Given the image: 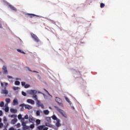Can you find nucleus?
I'll use <instances>...</instances> for the list:
<instances>
[{"label":"nucleus","instance_id":"de8ad7c7","mask_svg":"<svg viewBox=\"0 0 130 130\" xmlns=\"http://www.w3.org/2000/svg\"><path fill=\"white\" fill-rule=\"evenodd\" d=\"M9 130H15V129H14V128L12 127H10Z\"/></svg>","mask_w":130,"mask_h":130},{"label":"nucleus","instance_id":"7c9ffc66","mask_svg":"<svg viewBox=\"0 0 130 130\" xmlns=\"http://www.w3.org/2000/svg\"><path fill=\"white\" fill-rule=\"evenodd\" d=\"M65 99L66 101L68 102V103H71V101H70V100L69 99V98H67V96L65 97Z\"/></svg>","mask_w":130,"mask_h":130},{"label":"nucleus","instance_id":"4c0bfd02","mask_svg":"<svg viewBox=\"0 0 130 130\" xmlns=\"http://www.w3.org/2000/svg\"><path fill=\"white\" fill-rule=\"evenodd\" d=\"M22 126H25L26 125V123L24 122V121L22 122Z\"/></svg>","mask_w":130,"mask_h":130},{"label":"nucleus","instance_id":"5701e85b","mask_svg":"<svg viewBox=\"0 0 130 130\" xmlns=\"http://www.w3.org/2000/svg\"><path fill=\"white\" fill-rule=\"evenodd\" d=\"M29 128V126H27L25 125V126H23V130H26V129H28Z\"/></svg>","mask_w":130,"mask_h":130},{"label":"nucleus","instance_id":"7ed1b4c3","mask_svg":"<svg viewBox=\"0 0 130 130\" xmlns=\"http://www.w3.org/2000/svg\"><path fill=\"white\" fill-rule=\"evenodd\" d=\"M30 35L32 37V39H34L35 41H36V42H39V41H40V40H39V38H38L37 37V36H36V35L33 34V32H31L30 34Z\"/></svg>","mask_w":130,"mask_h":130},{"label":"nucleus","instance_id":"49530a36","mask_svg":"<svg viewBox=\"0 0 130 130\" xmlns=\"http://www.w3.org/2000/svg\"><path fill=\"white\" fill-rule=\"evenodd\" d=\"M7 77L8 78V79H13V77L11 76H8Z\"/></svg>","mask_w":130,"mask_h":130},{"label":"nucleus","instance_id":"ea45409f","mask_svg":"<svg viewBox=\"0 0 130 130\" xmlns=\"http://www.w3.org/2000/svg\"><path fill=\"white\" fill-rule=\"evenodd\" d=\"M21 85H22V86H25V85H26V82H21Z\"/></svg>","mask_w":130,"mask_h":130},{"label":"nucleus","instance_id":"e433bc0d","mask_svg":"<svg viewBox=\"0 0 130 130\" xmlns=\"http://www.w3.org/2000/svg\"><path fill=\"white\" fill-rule=\"evenodd\" d=\"M17 51H18V52H20V53H24V54H25V52L22 51H21V50H20V49H17Z\"/></svg>","mask_w":130,"mask_h":130},{"label":"nucleus","instance_id":"2f4dec72","mask_svg":"<svg viewBox=\"0 0 130 130\" xmlns=\"http://www.w3.org/2000/svg\"><path fill=\"white\" fill-rule=\"evenodd\" d=\"M36 114H37V116H39L40 115V111H37Z\"/></svg>","mask_w":130,"mask_h":130},{"label":"nucleus","instance_id":"ddd939ff","mask_svg":"<svg viewBox=\"0 0 130 130\" xmlns=\"http://www.w3.org/2000/svg\"><path fill=\"white\" fill-rule=\"evenodd\" d=\"M17 104H18V100L17 99L13 100V105H17Z\"/></svg>","mask_w":130,"mask_h":130},{"label":"nucleus","instance_id":"f704fd0d","mask_svg":"<svg viewBox=\"0 0 130 130\" xmlns=\"http://www.w3.org/2000/svg\"><path fill=\"white\" fill-rule=\"evenodd\" d=\"M18 119H22V115L21 114L18 115Z\"/></svg>","mask_w":130,"mask_h":130},{"label":"nucleus","instance_id":"a211bd4d","mask_svg":"<svg viewBox=\"0 0 130 130\" xmlns=\"http://www.w3.org/2000/svg\"><path fill=\"white\" fill-rule=\"evenodd\" d=\"M44 113L46 115H48V114H49V111H48V110H45L44 111Z\"/></svg>","mask_w":130,"mask_h":130},{"label":"nucleus","instance_id":"473e14b6","mask_svg":"<svg viewBox=\"0 0 130 130\" xmlns=\"http://www.w3.org/2000/svg\"><path fill=\"white\" fill-rule=\"evenodd\" d=\"M29 87H30V85H29V84H25V85H24V88H29Z\"/></svg>","mask_w":130,"mask_h":130},{"label":"nucleus","instance_id":"a18cd8bd","mask_svg":"<svg viewBox=\"0 0 130 130\" xmlns=\"http://www.w3.org/2000/svg\"><path fill=\"white\" fill-rule=\"evenodd\" d=\"M3 115V111L0 110V116H2Z\"/></svg>","mask_w":130,"mask_h":130},{"label":"nucleus","instance_id":"4468645a","mask_svg":"<svg viewBox=\"0 0 130 130\" xmlns=\"http://www.w3.org/2000/svg\"><path fill=\"white\" fill-rule=\"evenodd\" d=\"M8 93H9V91H8V90H6V89H3L2 91V94H8Z\"/></svg>","mask_w":130,"mask_h":130},{"label":"nucleus","instance_id":"20e7f679","mask_svg":"<svg viewBox=\"0 0 130 130\" xmlns=\"http://www.w3.org/2000/svg\"><path fill=\"white\" fill-rule=\"evenodd\" d=\"M20 107H25V109H32V106L29 105H25L24 104H22L20 105Z\"/></svg>","mask_w":130,"mask_h":130},{"label":"nucleus","instance_id":"c756f323","mask_svg":"<svg viewBox=\"0 0 130 130\" xmlns=\"http://www.w3.org/2000/svg\"><path fill=\"white\" fill-rule=\"evenodd\" d=\"M5 112H9V107H6L5 109Z\"/></svg>","mask_w":130,"mask_h":130},{"label":"nucleus","instance_id":"6e6d98bb","mask_svg":"<svg viewBox=\"0 0 130 130\" xmlns=\"http://www.w3.org/2000/svg\"><path fill=\"white\" fill-rule=\"evenodd\" d=\"M0 122H2V118H0Z\"/></svg>","mask_w":130,"mask_h":130},{"label":"nucleus","instance_id":"b1692460","mask_svg":"<svg viewBox=\"0 0 130 130\" xmlns=\"http://www.w3.org/2000/svg\"><path fill=\"white\" fill-rule=\"evenodd\" d=\"M4 105H5V103L4 102H1L0 107H4Z\"/></svg>","mask_w":130,"mask_h":130},{"label":"nucleus","instance_id":"5fc2aeb1","mask_svg":"<svg viewBox=\"0 0 130 130\" xmlns=\"http://www.w3.org/2000/svg\"><path fill=\"white\" fill-rule=\"evenodd\" d=\"M0 28H2V23H1V21H0Z\"/></svg>","mask_w":130,"mask_h":130},{"label":"nucleus","instance_id":"393cba45","mask_svg":"<svg viewBox=\"0 0 130 130\" xmlns=\"http://www.w3.org/2000/svg\"><path fill=\"white\" fill-rule=\"evenodd\" d=\"M36 122L37 124H40L41 121L39 119H37V120H36Z\"/></svg>","mask_w":130,"mask_h":130},{"label":"nucleus","instance_id":"09e8293b","mask_svg":"<svg viewBox=\"0 0 130 130\" xmlns=\"http://www.w3.org/2000/svg\"><path fill=\"white\" fill-rule=\"evenodd\" d=\"M1 85L2 87H4V83L1 82Z\"/></svg>","mask_w":130,"mask_h":130},{"label":"nucleus","instance_id":"72a5a7b5","mask_svg":"<svg viewBox=\"0 0 130 130\" xmlns=\"http://www.w3.org/2000/svg\"><path fill=\"white\" fill-rule=\"evenodd\" d=\"M22 95H23V96H27V93L24 91H22Z\"/></svg>","mask_w":130,"mask_h":130},{"label":"nucleus","instance_id":"a19ab883","mask_svg":"<svg viewBox=\"0 0 130 130\" xmlns=\"http://www.w3.org/2000/svg\"><path fill=\"white\" fill-rule=\"evenodd\" d=\"M4 126V124L3 123H0V128H2Z\"/></svg>","mask_w":130,"mask_h":130},{"label":"nucleus","instance_id":"f8f14e48","mask_svg":"<svg viewBox=\"0 0 130 130\" xmlns=\"http://www.w3.org/2000/svg\"><path fill=\"white\" fill-rule=\"evenodd\" d=\"M9 8L11 9L13 11H15V12H17V8L14 7L13 5H9Z\"/></svg>","mask_w":130,"mask_h":130},{"label":"nucleus","instance_id":"a878e982","mask_svg":"<svg viewBox=\"0 0 130 130\" xmlns=\"http://www.w3.org/2000/svg\"><path fill=\"white\" fill-rule=\"evenodd\" d=\"M13 90H14V91H16V90H19V89H20V88L18 87H15V86H14L13 87Z\"/></svg>","mask_w":130,"mask_h":130},{"label":"nucleus","instance_id":"3c124183","mask_svg":"<svg viewBox=\"0 0 130 130\" xmlns=\"http://www.w3.org/2000/svg\"><path fill=\"white\" fill-rule=\"evenodd\" d=\"M33 72H34V73H37L38 74V73H39V72H37V71H34Z\"/></svg>","mask_w":130,"mask_h":130},{"label":"nucleus","instance_id":"6ab92c4d","mask_svg":"<svg viewBox=\"0 0 130 130\" xmlns=\"http://www.w3.org/2000/svg\"><path fill=\"white\" fill-rule=\"evenodd\" d=\"M9 117H11V118H17V115H9Z\"/></svg>","mask_w":130,"mask_h":130},{"label":"nucleus","instance_id":"9d476101","mask_svg":"<svg viewBox=\"0 0 130 130\" xmlns=\"http://www.w3.org/2000/svg\"><path fill=\"white\" fill-rule=\"evenodd\" d=\"M60 120H59V119H58L56 120V126L58 127L59 126H60Z\"/></svg>","mask_w":130,"mask_h":130},{"label":"nucleus","instance_id":"4d7b16f0","mask_svg":"<svg viewBox=\"0 0 130 130\" xmlns=\"http://www.w3.org/2000/svg\"><path fill=\"white\" fill-rule=\"evenodd\" d=\"M24 119L23 118H22V120L23 121H24Z\"/></svg>","mask_w":130,"mask_h":130},{"label":"nucleus","instance_id":"f03ea898","mask_svg":"<svg viewBox=\"0 0 130 130\" xmlns=\"http://www.w3.org/2000/svg\"><path fill=\"white\" fill-rule=\"evenodd\" d=\"M55 108L57 110V111L60 112V113L61 114V115H62V116H63L66 118H67V117H68L67 114L64 112V111H63V110L59 109V108H58L56 106L55 107Z\"/></svg>","mask_w":130,"mask_h":130},{"label":"nucleus","instance_id":"aec40b11","mask_svg":"<svg viewBox=\"0 0 130 130\" xmlns=\"http://www.w3.org/2000/svg\"><path fill=\"white\" fill-rule=\"evenodd\" d=\"M46 120L48 122H51V118L50 117H46Z\"/></svg>","mask_w":130,"mask_h":130},{"label":"nucleus","instance_id":"0eeeda50","mask_svg":"<svg viewBox=\"0 0 130 130\" xmlns=\"http://www.w3.org/2000/svg\"><path fill=\"white\" fill-rule=\"evenodd\" d=\"M2 69L3 72L5 75L8 74V70H7V66H3Z\"/></svg>","mask_w":130,"mask_h":130},{"label":"nucleus","instance_id":"bb28decb","mask_svg":"<svg viewBox=\"0 0 130 130\" xmlns=\"http://www.w3.org/2000/svg\"><path fill=\"white\" fill-rule=\"evenodd\" d=\"M29 127H30V128H34V127H35V125L34 124H31Z\"/></svg>","mask_w":130,"mask_h":130},{"label":"nucleus","instance_id":"f3484780","mask_svg":"<svg viewBox=\"0 0 130 130\" xmlns=\"http://www.w3.org/2000/svg\"><path fill=\"white\" fill-rule=\"evenodd\" d=\"M29 122H33V121H34V118H33V117H32V116H29Z\"/></svg>","mask_w":130,"mask_h":130},{"label":"nucleus","instance_id":"1a4fd4ad","mask_svg":"<svg viewBox=\"0 0 130 130\" xmlns=\"http://www.w3.org/2000/svg\"><path fill=\"white\" fill-rule=\"evenodd\" d=\"M26 16H27V17H29V18L32 19V18H33L34 17L36 16V15H35L34 14L27 13V14H26Z\"/></svg>","mask_w":130,"mask_h":130},{"label":"nucleus","instance_id":"423d86ee","mask_svg":"<svg viewBox=\"0 0 130 130\" xmlns=\"http://www.w3.org/2000/svg\"><path fill=\"white\" fill-rule=\"evenodd\" d=\"M38 129L39 130H48V127H45V125H39L38 126Z\"/></svg>","mask_w":130,"mask_h":130},{"label":"nucleus","instance_id":"37998d69","mask_svg":"<svg viewBox=\"0 0 130 130\" xmlns=\"http://www.w3.org/2000/svg\"><path fill=\"white\" fill-rule=\"evenodd\" d=\"M20 111H24V107H21V108H20Z\"/></svg>","mask_w":130,"mask_h":130},{"label":"nucleus","instance_id":"2eb2a0df","mask_svg":"<svg viewBox=\"0 0 130 130\" xmlns=\"http://www.w3.org/2000/svg\"><path fill=\"white\" fill-rule=\"evenodd\" d=\"M35 100V101H37V104L38 106L39 107V106L42 104L41 102L38 100L37 98V100Z\"/></svg>","mask_w":130,"mask_h":130},{"label":"nucleus","instance_id":"6e6552de","mask_svg":"<svg viewBox=\"0 0 130 130\" xmlns=\"http://www.w3.org/2000/svg\"><path fill=\"white\" fill-rule=\"evenodd\" d=\"M26 102L27 103H29L30 104H32V105H34V104H35V102H34V101L31 99H27Z\"/></svg>","mask_w":130,"mask_h":130},{"label":"nucleus","instance_id":"4be33fe9","mask_svg":"<svg viewBox=\"0 0 130 130\" xmlns=\"http://www.w3.org/2000/svg\"><path fill=\"white\" fill-rule=\"evenodd\" d=\"M5 101H6L7 104H9V103H10V102H11V99H5Z\"/></svg>","mask_w":130,"mask_h":130},{"label":"nucleus","instance_id":"864d4df0","mask_svg":"<svg viewBox=\"0 0 130 130\" xmlns=\"http://www.w3.org/2000/svg\"><path fill=\"white\" fill-rule=\"evenodd\" d=\"M46 126H50L49 125L47 124V123H46Z\"/></svg>","mask_w":130,"mask_h":130},{"label":"nucleus","instance_id":"13d9d810","mask_svg":"<svg viewBox=\"0 0 130 130\" xmlns=\"http://www.w3.org/2000/svg\"><path fill=\"white\" fill-rule=\"evenodd\" d=\"M39 93H41V92H39Z\"/></svg>","mask_w":130,"mask_h":130},{"label":"nucleus","instance_id":"bf43d9fd","mask_svg":"<svg viewBox=\"0 0 130 130\" xmlns=\"http://www.w3.org/2000/svg\"><path fill=\"white\" fill-rule=\"evenodd\" d=\"M1 74H2V72H0V75H1Z\"/></svg>","mask_w":130,"mask_h":130},{"label":"nucleus","instance_id":"cd10ccee","mask_svg":"<svg viewBox=\"0 0 130 130\" xmlns=\"http://www.w3.org/2000/svg\"><path fill=\"white\" fill-rule=\"evenodd\" d=\"M104 7H105V4H104V3H101L100 7L103 8H104Z\"/></svg>","mask_w":130,"mask_h":130},{"label":"nucleus","instance_id":"f257e3e1","mask_svg":"<svg viewBox=\"0 0 130 130\" xmlns=\"http://www.w3.org/2000/svg\"><path fill=\"white\" fill-rule=\"evenodd\" d=\"M28 94L29 95H32L33 98H34L35 100H37V95L36 94L37 93V91L35 90H30L28 91Z\"/></svg>","mask_w":130,"mask_h":130},{"label":"nucleus","instance_id":"c03bdc74","mask_svg":"<svg viewBox=\"0 0 130 130\" xmlns=\"http://www.w3.org/2000/svg\"><path fill=\"white\" fill-rule=\"evenodd\" d=\"M44 91H45L46 92V93H47V94H48V95H50V94H49V92H48V91H47L46 89H44Z\"/></svg>","mask_w":130,"mask_h":130},{"label":"nucleus","instance_id":"412c9836","mask_svg":"<svg viewBox=\"0 0 130 130\" xmlns=\"http://www.w3.org/2000/svg\"><path fill=\"white\" fill-rule=\"evenodd\" d=\"M52 119H53V120H57V119H58V118L56 117V116H55V115H53L52 116Z\"/></svg>","mask_w":130,"mask_h":130},{"label":"nucleus","instance_id":"c9c22d12","mask_svg":"<svg viewBox=\"0 0 130 130\" xmlns=\"http://www.w3.org/2000/svg\"><path fill=\"white\" fill-rule=\"evenodd\" d=\"M16 125L17 128H19V127L21 126V124L19 123H17Z\"/></svg>","mask_w":130,"mask_h":130},{"label":"nucleus","instance_id":"39448f33","mask_svg":"<svg viewBox=\"0 0 130 130\" xmlns=\"http://www.w3.org/2000/svg\"><path fill=\"white\" fill-rule=\"evenodd\" d=\"M55 101L56 102H57L59 106H61V107L63 106V105H62V103H61L62 101H61V99H60V98L56 97Z\"/></svg>","mask_w":130,"mask_h":130},{"label":"nucleus","instance_id":"c85d7f7f","mask_svg":"<svg viewBox=\"0 0 130 130\" xmlns=\"http://www.w3.org/2000/svg\"><path fill=\"white\" fill-rule=\"evenodd\" d=\"M15 85H16L17 86H18V85H20V82L18 81H16L15 82Z\"/></svg>","mask_w":130,"mask_h":130},{"label":"nucleus","instance_id":"9b49d317","mask_svg":"<svg viewBox=\"0 0 130 130\" xmlns=\"http://www.w3.org/2000/svg\"><path fill=\"white\" fill-rule=\"evenodd\" d=\"M18 121V119L17 118H14L11 120V124H15Z\"/></svg>","mask_w":130,"mask_h":130},{"label":"nucleus","instance_id":"603ef678","mask_svg":"<svg viewBox=\"0 0 130 130\" xmlns=\"http://www.w3.org/2000/svg\"><path fill=\"white\" fill-rule=\"evenodd\" d=\"M28 71H29V72H32V70H30V68H28Z\"/></svg>","mask_w":130,"mask_h":130},{"label":"nucleus","instance_id":"58836bf2","mask_svg":"<svg viewBox=\"0 0 130 130\" xmlns=\"http://www.w3.org/2000/svg\"><path fill=\"white\" fill-rule=\"evenodd\" d=\"M24 118H25V119H28L29 118V116H28V115H26L24 116Z\"/></svg>","mask_w":130,"mask_h":130},{"label":"nucleus","instance_id":"8fccbe9b","mask_svg":"<svg viewBox=\"0 0 130 130\" xmlns=\"http://www.w3.org/2000/svg\"><path fill=\"white\" fill-rule=\"evenodd\" d=\"M4 84H5V86H8V83L4 82Z\"/></svg>","mask_w":130,"mask_h":130},{"label":"nucleus","instance_id":"dca6fc26","mask_svg":"<svg viewBox=\"0 0 130 130\" xmlns=\"http://www.w3.org/2000/svg\"><path fill=\"white\" fill-rule=\"evenodd\" d=\"M10 112H11V113H17V109H11Z\"/></svg>","mask_w":130,"mask_h":130},{"label":"nucleus","instance_id":"79ce46f5","mask_svg":"<svg viewBox=\"0 0 130 130\" xmlns=\"http://www.w3.org/2000/svg\"><path fill=\"white\" fill-rule=\"evenodd\" d=\"M39 107H41L42 108H44V106L43 105V104H41V105H40V106H39Z\"/></svg>","mask_w":130,"mask_h":130}]
</instances>
